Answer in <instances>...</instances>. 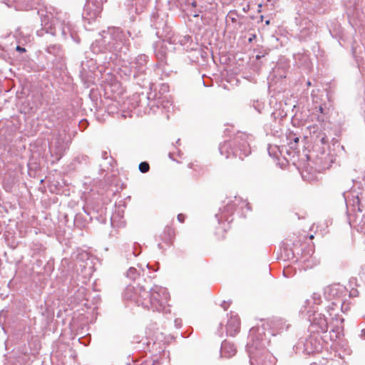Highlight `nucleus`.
<instances>
[{"mask_svg": "<svg viewBox=\"0 0 365 365\" xmlns=\"http://www.w3.org/2000/svg\"><path fill=\"white\" fill-rule=\"evenodd\" d=\"M221 353L225 357H231L236 354V348L233 344L225 341L221 348Z\"/></svg>", "mask_w": 365, "mask_h": 365, "instance_id": "f257e3e1", "label": "nucleus"}, {"mask_svg": "<svg viewBox=\"0 0 365 365\" xmlns=\"http://www.w3.org/2000/svg\"><path fill=\"white\" fill-rule=\"evenodd\" d=\"M175 233L174 228L168 227L166 228L165 231V236H163V238L164 240L168 242H171L175 237Z\"/></svg>", "mask_w": 365, "mask_h": 365, "instance_id": "f03ea898", "label": "nucleus"}, {"mask_svg": "<svg viewBox=\"0 0 365 365\" xmlns=\"http://www.w3.org/2000/svg\"><path fill=\"white\" fill-rule=\"evenodd\" d=\"M150 169V165L147 162H142L139 165V170L141 173H147Z\"/></svg>", "mask_w": 365, "mask_h": 365, "instance_id": "7ed1b4c3", "label": "nucleus"}, {"mask_svg": "<svg viewBox=\"0 0 365 365\" xmlns=\"http://www.w3.org/2000/svg\"><path fill=\"white\" fill-rule=\"evenodd\" d=\"M185 216L183 215V214H179L178 215V220L180 222H183L185 221Z\"/></svg>", "mask_w": 365, "mask_h": 365, "instance_id": "20e7f679", "label": "nucleus"}, {"mask_svg": "<svg viewBox=\"0 0 365 365\" xmlns=\"http://www.w3.org/2000/svg\"><path fill=\"white\" fill-rule=\"evenodd\" d=\"M16 51H19V52H26V48H23V47H21L20 46H17L16 48Z\"/></svg>", "mask_w": 365, "mask_h": 365, "instance_id": "39448f33", "label": "nucleus"}, {"mask_svg": "<svg viewBox=\"0 0 365 365\" xmlns=\"http://www.w3.org/2000/svg\"><path fill=\"white\" fill-rule=\"evenodd\" d=\"M256 37H257L256 34H253V35H252V36L248 39V41H249L250 43L252 42V41H253L254 39H255V38H256Z\"/></svg>", "mask_w": 365, "mask_h": 365, "instance_id": "423d86ee", "label": "nucleus"}, {"mask_svg": "<svg viewBox=\"0 0 365 365\" xmlns=\"http://www.w3.org/2000/svg\"><path fill=\"white\" fill-rule=\"evenodd\" d=\"M261 8H262V4H259L258 5V12H261Z\"/></svg>", "mask_w": 365, "mask_h": 365, "instance_id": "0eeeda50", "label": "nucleus"}, {"mask_svg": "<svg viewBox=\"0 0 365 365\" xmlns=\"http://www.w3.org/2000/svg\"><path fill=\"white\" fill-rule=\"evenodd\" d=\"M309 238L310 240H313L314 238V235H309Z\"/></svg>", "mask_w": 365, "mask_h": 365, "instance_id": "6e6552de", "label": "nucleus"}, {"mask_svg": "<svg viewBox=\"0 0 365 365\" xmlns=\"http://www.w3.org/2000/svg\"><path fill=\"white\" fill-rule=\"evenodd\" d=\"M269 24H270V21H269V20H267V21H265V24H266V25H267V26H268V25H269Z\"/></svg>", "mask_w": 365, "mask_h": 365, "instance_id": "1a4fd4ad", "label": "nucleus"}, {"mask_svg": "<svg viewBox=\"0 0 365 365\" xmlns=\"http://www.w3.org/2000/svg\"><path fill=\"white\" fill-rule=\"evenodd\" d=\"M298 142H299V138H294V143H298Z\"/></svg>", "mask_w": 365, "mask_h": 365, "instance_id": "9d476101", "label": "nucleus"}, {"mask_svg": "<svg viewBox=\"0 0 365 365\" xmlns=\"http://www.w3.org/2000/svg\"><path fill=\"white\" fill-rule=\"evenodd\" d=\"M263 19H264V16L262 15L260 16V21H263Z\"/></svg>", "mask_w": 365, "mask_h": 365, "instance_id": "9b49d317", "label": "nucleus"}, {"mask_svg": "<svg viewBox=\"0 0 365 365\" xmlns=\"http://www.w3.org/2000/svg\"><path fill=\"white\" fill-rule=\"evenodd\" d=\"M322 142L323 143H325V138H322Z\"/></svg>", "mask_w": 365, "mask_h": 365, "instance_id": "f8f14e48", "label": "nucleus"}]
</instances>
